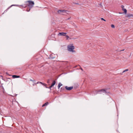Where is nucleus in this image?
I'll list each match as a JSON object with an SVG mask.
<instances>
[{
    "mask_svg": "<svg viewBox=\"0 0 133 133\" xmlns=\"http://www.w3.org/2000/svg\"><path fill=\"white\" fill-rule=\"evenodd\" d=\"M56 82L55 80H54L53 81L52 83L51 84V85L53 86L55 84Z\"/></svg>",
    "mask_w": 133,
    "mask_h": 133,
    "instance_id": "obj_11",
    "label": "nucleus"
},
{
    "mask_svg": "<svg viewBox=\"0 0 133 133\" xmlns=\"http://www.w3.org/2000/svg\"><path fill=\"white\" fill-rule=\"evenodd\" d=\"M62 85L61 83H59L58 84V88L59 89L61 86H62Z\"/></svg>",
    "mask_w": 133,
    "mask_h": 133,
    "instance_id": "obj_14",
    "label": "nucleus"
},
{
    "mask_svg": "<svg viewBox=\"0 0 133 133\" xmlns=\"http://www.w3.org/2000/svg\"><path fill=\"white\" fill-rule=\"evenodd\" d=\"M126 17H132V15L128 14L126 15Z\"/></svg>",
    "mask_w": 133,
    "mask_h": 133,
    "instance_id": "obj_9",
    "label": "nucleus"
},
{
    "mask_svg": "<svg viewBox=\"0 0 133 133\" xmlns=\"http://www.w3.org/2000/svg\"><path fill=\"white\" fill-rule=\"evenodd\" d=\"M6 74L8 75H9V74L7 73V72H6Z\"/></svg>",
    "mask_w": 133,
    "mask_h": 133,
    "instance_id": "obj_26",
    "label": "nucleus"
},
{
    "mask_svg": "<svg viewBox=\"0 0 133 133\" xmlns=\"http://www.w3.org/2000/svg\"><path fill=\"white\" fill-rule=\"evenodd\" d=\"M52 81V79L51 78H50L49 79H48L47 82V83L48 84H50L51 83V82Z\"/></svg>",
    "mask_w": 133,
    "mask_h": 133,
    "instance_id": "obj_10",
    "label": "nucleus"
},
{
    "mask_svg": "<svg viewBox=\"0 0 133 133\" xmlns=\"http://www.w3.org/2000/svg\"><path fill=\"white\" fill-rule=\"evenodd\" d=\"M39 83H40L42 84V85H44V86H46V84L43 83L41 82H39V81L37 82V83L36 84V85L37 84Z\"/></svg>",
    "mask_w": 133,
    "mask_h": 133,
    "instance_id": "obj_8",
    "label": "nucleus"
},
{
    "mask_svg": "<svg viewBox=\"0 0 133 133\" xmlns=\"http://www.w3.org/2000/svg\"><path fill=\"white\" fill-rule=\"evenodd\" d=\"M1 76L3 77V76Z\"/></svg>",
    "mask_w": 133,
    "mask_h": 133,
    "instance_id": "obj_32",
    "label": "nucleus"
},
{
    "mask_svg": "<svg viewBox=\"0 0 133 133\" xmlns=\"http://www.w3.org/2000/svg\"><path fill=\"white\" fill-rule=\"evenodd\" d=\"M100 5L101 7L102 6V5H101V3H100Z\"/></svg>",
    "mask_w": 133,
    "mask_h": 133,
    "instance_id": "obj_27",
    "label": "nucleus"
},
{
    "mask_svg": "<svg viewBox=\"0 0 133 133\" xmlns=\"http://www.w3.org/2000/svg\"><path fill=\"white\" fill-rule=\"evenodd\" d=\"M30 81H32L33 82H34L35 81V80L34 79H30Z\"/></svg>",
    "mask_w": 133,
    "mask_h": 133,
    "instance_id": "obj_19",
    "label": "nucleus"
},
{
    "mask_svg": "<svg viewBox=\"0 0 133 133\" xmlns=\"http://www.w3.org/2000/svg\"><path fill=\"white\" fill-rule=\"evenodd\" d=\"M102 91L103 92H105V93L106 92V90L104 89H103L101 90H96L95 91H92V93H93L94 94H97L98 92Z\"/></svg>",
    "mask_w": 133,
    "mask_h": 133,
    "instance_id": "obj_3",
    "label": "nucleus"
},
{
    "mask_svg": "<svg viewBox=\"0 0 133 133\" xmlns=\"http://www.w3.org/2000/svg\"><path fill=\"white\" fill-rule=\"evenodd\" d=\"M31 9V8H27V9H26V11H28V12L29 11H30V9Z\"/></svg>",
    "mask_w": 133,
    "mask_h": 133,
    "instance_id": "obj_18",
    "label": "nucleus"
},
{
    "mask_svg": "<svg viewBox=\"0 0 133 133\" xmlns=\"http://www.w3.org/2000/svg\"><path fill=\"white\" fill-rule=\"evenodd\" d=\"M111 27L112 28H114L115 27V26L113 24H111Z\"/></svg>",
    "mask_w": 133,
    "mask_h": 133,
    "instance_id": "obj_20",
    "label": "nucleus"
},
{
    "mask_svg": "<svg viewBox=\"0 0 133 133\" xmlns=\"http://www.w3.org/2000/svg\"><path fill=\"white\" fill-rule=\"evenodd\" d=\"M75 49V47L73 46V44H71L67 46V49L69 51L72 52H75V51L73 50Z\"/></svg>",
    "mask_w": 133,
    "mask_h": 133,
    "instance_id": "obj_2",
    "label": "nucleus"
},
{
    "mask_svg": "<svg viewBox=\"0 0 133 133\" xmlns=\"http://www.w3.org/2000/svg\"><path fill=\"white\" fill-rule=\"evenodd\" d=\"M67 11L64 10H58L57 12L59 14H61V13L67 14L66 12Z\"/></svg>",
    "mask_w": 133,
    "mask_h": 133,
    "instance_id": "obj_4",
    "label": "nucleus"
},
{
    "mask_svg": "<svg viewBox=\"0 0 133 133\" xmlns=\"http://www.w3.org/2000/svg\"><path fill=\"white\" fill-rule=\"evenodd\" d=\"M12 77L13 78H18L20 77V76H19L14 75L12 76Z\"/></svg>",
    "mask_w": 133,
    "mask_h": 133,
    "instance_id": "obj_7",
    "label": "nucleus"
},
{
    "mask_svg": "<svg viewBox=\"0 0 133 133\" xmlns=\"http://www.w3.org/2000/svg\"><path fill=\"white\" fill-rule=\"evenodd\" d=\"M81 68V69H81L82 70H83L82 69L81 67V68Z\"/></svg>",
    "mask_w": 133,
    "mask_h": 133,
    "instance_id": "obj_30",
    "label": "nucleus"
},
{
    "mask_svg": "<svg viewBox=\"0 0 133 133\" xmlns=\"http://www.w3.org/2000/svg\"><path fill=\"white\" fill-rule=\"evenodd\" d=\"M66 33L64 32H59L58 34V35H61L63 36H65Z\"/></svg>",
    "mask_w": 133,
    "mask_h": 133,
    "instance_id": "obj_6",
    "label": "nucleus"
},
{
    "mask_svg": "<svg viewBox=\"0 0 133 133\" xmlns=\"http://www.w3.org/2000/svg\"><path fill=\"white\" fill-rule=\"evenodd\" d=\"M27 2H28V4H27L26 6H25V5H24V6L22 5H21V6H22L24 8L28 6L30 8H32L33 7L34 4V2L31 1H27Z\"/></svg>",
    "mask_w": 133,
    "mask_h": 133,
    "instance_id": "obj_1",
    "label": "nucleus"
},
{
    "mask_svg": "<svg viewBox=\"0 0 133 133\" xmlns=\"http://www.w3.org/2000/svg\"><path fill=\"white\" fill-rule=\"evenodd\" d=\"M45 87L46 88H48L50 89H51V88H52V87H53V86L51 85L50 86V87H46V86Z\"/></svg>",
    "mask_w": 133,
    "mask_h": 133,
    "instance_id": "obj_17",
    "label": "nucleus"
},
{
    "mask_svg": "<svg viewBox=\"0 0 133 133\" xmlns=\"http://www.w3.org/2000/svg\"><path fill=\"white\" fill-rule=\"evenodd\" d=\"M121 7L122 8V10H123V9H124V5H122V6H121Z\"/></svg>",
    "mask_w": 133,
    "mask_h": 133,
    "instance_id": "obj_23",
    "label": "nucleus"
},
{
    "mask_svg": "<svg viewBox=\"0 0 133 133\" xmlns=\"http://www.w3.org/2000/svg\"><path fill=\"white\" fill-rule=\"evenodd\" d=\"M73 4H77V5H80V4H79V3H75V2H73Z\"/></svg>",
    "mask_w": 133,
    "mask_h": 133,
    "instance_id": "obj_22",
    "label": "nucleus"
},
{
    "mask_svg": "<svg viewBox=\"0 0 133 133\" xmlns=\"http://www.w3.org/2000/svg\"><path fill=\"white\" fill-rule=\"evenodd\" d=\"M70 19V18H69L68 19Z\"/></svg>",
    "mask_w": 133,
    "mask_h": 133,
    "instance_id": "obj_31",
    "label": "nucleus"
},
{
    "mask_svg": "<svg viewBox=\"0 0 133 133\" xmlns=\"http://www.w3.org/2000/svg\"><path fill=\"white\" fill-rule=\"evenodd\" d=\"M55 34L51 35V36L53 38V39H52V40H54L55 39Z\"/></svg>",
    "mask_w": 133,
    "mask_h": 133,
    "instance_id": "obj_13",
    "label": "nucleus"
},
{
    "mask_svg": "<svg viewBox=\"0 0 133 133\" xmlns=\"http://www.w3.org/2000/svg\"><path fill=\"white\" fill-rule=\"evenodd\" d=\"M66 36L67 37V38H69V36Z\"/></svg>",
    "mask_w": 133,
    "mask_h": 133,
    "instance_id": "obj_28",
    "label": "nucleus"
},
{
    "mask_svg": "<svg viewBox=\"0 0 133 133\" xmlns=\"http://www.w3.org/2000/svg\"><path fill=\"white\" fill-rule=\"evenodd\" d=\"M101 19L102 20H103V21H106L103 18H101Z\"/></svg>",
    "mask_w": 133,
    "mask_h": 133,
    "instance_id": "obj_24",
    "label": "nucleus"
},
{
    "mask_svg": "<svg viewBox=\"0 0 133 133\" xmlns=\"http://www.w3.org/2000/svg\"><path fill=\"white\" fill-rule=\"evenodd\" d=\"M128 69H126L124 70V71H123L122 72V73H123L126 71H128Z\"/></svg>",
    "mask_w": 133,
    "mask_h": 133,
    "instance_id": "obj_21",
    "label": "nucleus"
},
{
    "mask_svg": "<svg viewBox=\"0 0 133 133\" xmlns=\"http://www.w3.org/2000/svg\"><path fill=\"white\" fill-rule=\"evenodd\" d=\"M49 104V103L48 102H46V103H45L43 105H42V107H44V106H46L48 104Z\"/></svg>",
    "mask_w": 133,
    "mask_h": 133,
    "instance_id": "obj_12",
    "label": "nucleus"
},
{
    "mask_svg": "<svg viewBox=\"0 0 133 133\" xmlns=\"http://www.w3.org/2000/svg\"><path fill=\"white\" fill-rule=\"evenodd\" d=\"M122 10L124 11V13L125 14H127V10L126 9H123Z\"/></svg>",
    "mask_w": 133,
    "mask_h": 133,
    "instance_id": "obj_15",
    "label": "nucleus"
},
{
    "mask_svg": "<svg viewBox=\"0 0 133 133\" xmlns=\"http://www.w3.org/2000/svg\"><path fill=\"white\" fill-rule=\"evenodd\" d=\"M61 89H62V88H61Z\"/></svg>",
    "mask_w": 133,
    "mask_h": 133,
    "instance_id": "obj_33",
    "label": "nucleus"
},
{
    "mask_svg": "<svg viewBox=\"0 0 133 133\" xmlns=\"http://www.w3.org/2000/svg\"><path fill=\"white\" fill-rule=\"evenodd\" d=\"M124 49L122 50L118 51H124Z\"/></svg>",
    "mask_w": 133,
    "mask_h": 133,
    "instance_id": "obj_25",
    "label": "nucleus"
},
{
    "mask_svg": "<svg viewBox=\"0 0 133 133\" xmlns=\"http://www.w3.org/2000/svg\"><path fill=\"white\" fill-rule=\"evenodd\" d=\"M65 88L66 90H70L73 89V87H68L67 86H66L65 87Z\"/></svg>",
    "mask_w": 133,
    "mask_h": 133,
    "instance_id": "obj_5",
    "label": "nucleus"
},
{
    "mask_svg": "<svg viewBox=\"0 0 133 133\" xmlns=\"http://www.w3.org/2000/svg\"><path fill=\"white\" fill-rule=\"evenodd\" d=\"M132 17H133V15H132Z\"/></svg>",
    "mask_w": 133,
    "mask_h": 133,
    "instance_id": "obj_34",
    "label": "nucleus"
},
{
    "mask_svg": "<svg viewBox=\"0 0 133 133\" xmlns=\"http://www.w3.org/2000/svg\"><path fill=\"white\" fill-rule=\"evenodd\" d=\"M17 5H11L5 11H4V12L5 11H7V10L9 8H10L12 6H16Z\"/></svg>",
    "mask_w": 133,
    "mask_h": 133,
    "instance_id": "obj_16",
    "label": "nucleus"
},
{
    "mask_svg": "<svg viewBox=\"0 0 133 133\" xmlns=\"http://www.w3.org/2000/svg\"><path fill=\"white\" fill-rule=\"evenodd\" d=\"M36 83H34V84H33L32 85H33V86H34V85H35H35H36Z\"/></svg>",
    "mask_w": 133,
    "mask_h": 133,
    "instance_id": "obj_29",
    "label": "nucleus"
}]
</instances>
